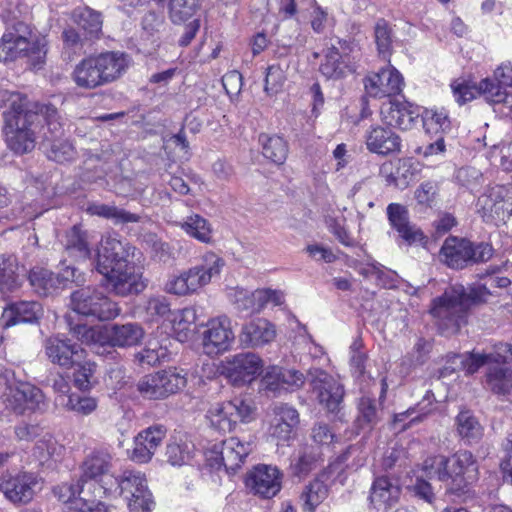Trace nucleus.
Instances as JSON below:
<instances>
[{
    "label": "nucleus",
    "instance_id": "obj_39",
    "mask_svg": "<svg viewBox=\"0 0 512 512\" xmlns=\"http://www.w3.org/2000/svg\"><path fill=\"white\" fill-rule=\"evenodd\" d=\"M86 212L92 216L112 219L116 224L138 223L141 220L140 215L120 209L114 205L91 203L88 205Z\"/></svg>",
    "mask_w": 512,
    "mask_h": 512
},
{
    "label": "nucleus",
    "instance_id": "obj_64",
    "mask_svg": "<svg viewBox=\"0 0 512 512\" xmlns=\"http://www.w3.org/2000/svg\"><path fill=\"white\" fill-rule=\"evenodd\" d=\"M47 157L57 163L71 161L75 156V149L67 140L54 139L46 150Z\"/></svg>",
    "mask_w": 512,
    "mask_h": 512
},
{
    "label": "nucleus",
    "instance_id": "obj_24",
    "mask_svg": "<svg viewBox=\"0 0 512 512\" xmlns=\"http://www.w3.org/2000/svg\"><path fill=\"white\" fill-rule=\"evenodd\" d=\"M7 403L17 415L42 411L46 407L43 392L30 383H18L12 393L7 395Z\"/></svg>",
    "mask_w": 512,
    "mask_h": 512
},
{
    "label": "nucleus",
    "instance_id": "obj_49",
    "mask_svg": "<svg viewBox=\"0 0 512 512\" xmlns=\"http://www.w3.org/2000/svg\"><path fill=\"white\" fill-rule=\"evenodd\" d=\"M433 342L423 337L418 338L412 350L402 359L401 365L407 370L422 366L429 359Z\"/></svg>",
    "mask_w": 512,
    "mask_h": 512
},
{
    "label": "nucleus",
    "instance_id": "obj_21",
    "mask_svg": "<svg viewBox=\"0 0 512 512\" xmlns=\"http://www.w3.org/2000/svg\"><path fill=\"white\" fill-rule=\"evenodd\" d=\"M493 362H512V344L499 342L489 352L472 351L452 357V363H459L467 375L476 373L482 366L489 367Z\"/></svg>",
    "mask_w": 512,
    "mask_h": 512
},
{
    "label": "nucleus",
    "instance_id": "obj_23",
    "mask_svg": "<svg viewBox=\"0 0 512 512\" xmlns=\"http://www.w3.org/2000/svg\"><path fill=\"white\" fill-rule=\"evenodd\" d=\"M282 473L271 465L259 464L247 473L246 486L262 498H272L281 489Z\"/></svg>",
    "mask_w": 512,
    "mask_h": 512
},
{
    "label": "nucleus",
    "instance_id": "obj_33",
    "mask_svg": "<svg viewBox=\"0 0 512 512\" xmlns=\"http://www.w3.org/2000/svg\"><path fill=\"white\" fill-rule=\"evenodd\" d=\"M63 246L68 255L76 260H87L91 256L88 233L81 224H75L65 231Z\"/></svg>",
    "mask_w": 512,
    "mask_h": 512
},
{
    "label": "nucleus",
    "instance_id": "obj_15",
    "mask_svg": "<svg viewBox=\"0 0 512 512\" xmlns=\"http://www.w3.org/2000/svg\"><path fill=\"white\" fill-rule=\"evenodd\" d=\"M340 48L331 45L322 51L318 71L327 80H342L357 71V62L351 55V44L339 40Z\"/></svg>",
    "mask_w": 512,
    "mask_h": 512
},
{
    "label": "nucleus",
    "instance_id": "obj_45",
    "mask_svg": "<svg viewBox=\"0 0 512 512\" xmlns=\"http://www.w3.org/2000/svg\"><path fill=\"white\" fill-rule=\"evenodd\" d=\"M180 227L187 235L202 243L212 242L211 224L199 214L187 216Z\"/></svg>",
    "mask_w": 512,
    "mask_h": 512
},
{
    "label": "nucleus",
    "instance_id": "obj_13",
    "mask_svg": "<svg viewBox=\"0 0 512 512\" xmlns=\"http://www.w3.org/2000/svg\"><path fill=\"white\" fill-rule=\"evenodd\" d=\"M70 306L77 314L95 317L97 320H114L121 312L118 303L90 288L74 291Z\"/></svg>",
    "mask_w": 512,
    "mask_h": 512
},
{
    "label": "nucleus",
    "instance_id": "obj_32",
    "mask_svg": "<svg viewBox=\"0 0 512 512\" xmlns=\"http://www.w3.org/2000/svg\"><path fill=\"white\" fill-rule=\"evenodd\" d=\"M46 354L52 363L58 364L65 368L74 366V357L82 352V349L76 344H71L69 340L51 337L47 339Z\"/></svg>",
    "mask_w": 512,
    "mask_h": 512
},
{
    "label": "nucleus",
    "instance_id": "obj_58",
    "mask_svg": "<svg viewBox=\"0 0 512 512\" xmlns=\"http://www.w3.org/2000/svg\"><path fill=\"white\" fill-rule=\"evenodd\" d=\"M60 406L68 411L88 415L97 408V400L93 397H81L76 394H70L67 398H61Z\"/></svg>",
    "mask_w": 512,
    "mask_h": 512
},
{
    "label": "nucleus",
    "instance_id": "obj_11",
    "mask_svg": "<svg viewBox=\"0 0 512 512\" xmlns=\"http://www.w3.org/2000/svg\"><path fill=\"white\" fill-rule=\"evenodd\" d=\"M479 479L477 460L470 451L461 450L449 457L446 493L456 497L467 494Z\"/></svg>",
    "mask_w": 512,
    "mask_h": 512
},
{
    "label": "nucleus",
    "instance_id": "obj_34",
    "mask_svg": "<svg viewBox=\"0 0 512 512\" xmlns=\"http://www.w3.org/2000/svg\"><path fill=\"white\" fill-rule=\"evenodd\" d=\"M112 457L105 451H93L89 456L86 457L82 464V474L79 478H83L86 481L92 482L101 478V487L104 486L106 477L111 476L108 474L111 468Z\"/></svg>",
    "mask_w": 512,
    "mask_h": 512
},
{
    "label": "nucleus",
    "instance_id": "obj_57",
    "mask_svg": "<svg viewBox=\"0 0 512 512\" xmlns=\"http://www.w3.org/2000/svg\"><path fill=\"white\" fill-rule=\"evenodd\" d=\"M416 168L411 159H398L395 163V170L387 175L389 183L395 185H408L416 175Z\"/></svg>",
    "mask_w": 512,
    "mask_h": 512
},
{
    "label": "nucleus",
    "instance_id": "obj_38",
    "mask_svg": "<svg viewBox=\"0 0 512 512\" xmlns=\"http://www.w3.org/2000/svg\"><path fill=\"white\" fill-rule=\"evenodd\" d=\"M259 143L262 147L263 156L271 162L281 165L287 159L289 148L287 141L283 137L261 133L259 135Z\"/></svg>",
    "mask_w": 512,
    "mask_h": 512
},
{
    "label": "nucleus",
    "instance_id": "obj_59",
    "mask_svg": "<svg viewBox=\"0 0 512 512\" xmlns=\"http://www.w3.org/2000/svg\"><path fill=\"white\" fill-rule=\"evenodd\" d=\"M286 75L279 64L269 65L266 69L264 91L269 96H274L283 90Z\"/></svg>",
    "mask_w": 512,
    "mask_h": 512
},
{
    "label": "nucleus",
    "instance_id": "obj_28",
    "mask_svg": "<svg viewBox=\"0 0 512 512\" xmlns=\"http://www.w3.org/2000/svg\"><path fill=\"white\" fill-rule=\"evenodd\" d=\"M508 362H493L486 367L483 386L494 395L512 401V369Z\"/></svg>",
    "mask_w": 512,
    "mask_h": 512
},
{
    "label": "nucleus",
    "instance_id": "obj_19",
    "mask_svg": "<svg viewBox=\"0 0 512 512\" xmlns=\"http://www.w3.org/2000/svg\"><path fill=\"white\" fill-rule=\"evenodd\" d=\"M313 390L321 406L330 413L340 411L345 395L343 385L327 372L314 369L310 371Z\"/></svg>",
    "mask_w": 512,
    "mask_h": 512
},
{
    "label": "nucleus",
    "instance_id": "obj_17",
    "mask_svg": "<svg viewBox=\"0 0 512 512\" xmlns=\"http://www.w3.org/2000/svg\"><path fill=\"white\" fill-rule=\"evenodd\" d=\"M263 360L254 352H241L222 362L221 374L237 387L251 383L263 370Z\"/></svg>",
    "mask_w": 512,
    "mask_h": 512
},
{
    "label": "nucleus",
    "instance_id": "obj_6",
    "mask_svg": "<svg viewBox=\"0 0 512 512\" xmlns=\"http://www.w3.org/2000/svg\"><path fill=\"white\" fill-rule=\"evenodd\" d=\"M491 295L485 285L471 287L469 291L461 285H452L432 299L429 313L433 318L463 320L470 310L487 302Z\"/></svg>",
    "mask_w": 512,
    "mask_h": 512
},
{
    "label": "nucleus",
    "instance_id": "obj_60",
    "mask_svg": "<svg viewBox=\"0 0 512 512\" xmlns=\"http://www.w3.org/2000/svg\"><path fill=\"white\" fill-rule=\"evenodd\" d=\"M363 342L361 338H356L350 345V370L356 378L363 377L366 373V362L368 356L362 351Z\"/></svg>",
    "mask_w": 512,
    "mask_h": 512
},
{
    "label": "nucleus",
    "instance_id": "obj_52",
    "mask_svg": "<svg viewBox=\"0 0 512 512\" xmlns=\"http://www.w3.org/2000/svg\"><path fill=\"white\" fill-rule=\"evenodd\" d=\"M200 8V0H168V13L173 23L190 19Z\"/></svg>",
    "mask_w": 512,
    "mask_h": 512
},
{
    "label": "nucleus",
    "instance_id": "obj_56",
    "mask_svg": "<svg viewBox=\"0 0 512 512\" xmlns=\"http://www.w3.org/2000/svg\"><path fill=\"white\" fill-rule=\"evenodd\" d=\"M161 381L165 397L177 393L187 384L186 374L176 368H170L157 372Z\"/></svg>",
    "mask_w": 512,
    "mask_h": 512
},
{
    "label": "nucleus",
    "instance_id": "obj_18",
    "mask_svg": "<svg viewBox=\"0 0 512 512\" xmlns=\"http://www.w3.org/2000/svg\"><path fill=\"white\" fill-rule=\"evenodd\" d=\"M379 116L383 125L409 131L418 124L421 107L404 96L402 100L396 97L381 104Z\"/></svg>",
    "mask_w": 512,
    "mask_h": 512
},
{
    "label": "nucleus",
    "instance_id": "obj_36",
    "mask_svg": "<svg viewBox=\"0 0 512 512\" xmlns=\"http://www.w3.org/2000/svg\"><path fill=\"white\" fill-rule=\"evenodd\" d=\"M73 19L86 39L92 41L100 38L103 25L101 13L89 7L79 8L74 10Z\"/></svg>",
    "mask_w": 512,
    "mask_h": 512
},
{
    "label": "nucleus",
    "instance_id": "obj_1",
    "mask_svg": "<svg viewBox=\"0 0 512 512\" xmlns=\"http://www.w3.org/2000/svg\"><path fill=\"white\" fill-rule=\"evenodd\" d=\"M136 247L117 233L102 237L97 253V271L119 295L139 293L146 287L142 273L129 260L134 258Z\"/></svg>",
    "mask_w": 512,
    "mask_h": 512
},
{
    "label": "nucleus",
    "instance_id": "obj_5",
    "mask_svg": "<svg viewBox=\"0 0 512 512\" xmlns=\"http://www.w3.org/2000/svg\"><path fill=\"white\" fill-rule=\"evenodd\" d=\"M70 332L87 345H111L131 347L139 344L144 337V329L137 322L91 325L88 322H69Z\"/></svg>",
    "mask_w": 512,
    "mask_h": 512
},
{
    "label": "nucleus",
    "instance_id": "obj_35",
    "mask_svg": "<svg viewBox=\"0 0 512 512\" xmlns=\"http://www.w3.org/2000/svg\"><path fill=\"white\" fill-rule=\"evenodd\" d=\"M491 214L504 220L512 216V185L497 184L489 189L487 196Z\"/></svg>",
    "mask_w": 512,
    "mask_h": 512
},
{
    "label": "nucleus",
    "instance_id": "obj_43",
    "mask_svg": "<svg viewBox=\"0 0 512 512\" xmlns=\"http://www.w3.org/2000/svg\"><path fill=\"white\" fill-rule=\"evenodd\" d=\"M393 35L390 23L384 18H379L374 26V40L378 56L387 62L393 53Z\"/></svg>",
    "mask_w": 512,
    "mask_h": 512
},
{
    "label": "nucleus",
    "instance_id": "obj_12",
    "mask_svg": "<svg viewBox=\"0 0 512 512\" xmlns=\"http://www.w3.org/2000/svg\"><path fill=\"white\" fill-rule=\"evenodd\" d=\"M95 486L94 482L78 478L54 487L53 493L64 504L63 512H108L105 503L85 497V487Z\"/></svg>",
    "mask_w": 512,
    "mask_h": 512
},
{
    "label": "nucleus",
    "instance_id": "obj_50",
    "mask_svg": "<svg viewBox=\"0 0 512 512\" xmlns=\"http://www.w3.org/2000/svg\"><path fill=\"white\" fill-rule=\"evenodd\" d=\"M329 488L320 479H314L304 489L301 499L304 503V509L314 512L315 508L320 505L328 496Z\"/></svg>",
    "mask_w": 512,
    "mask_h": 512
},
{
    "label": "nucleus",
    "instance_id": "obj_16",
    "mask_svg": "<svg viewBox=\"0 0 512 512\" xmlns=\"http://www.w3.org/2000/svg\"><path fill=\"white\" fill-rule=\"evenodd\" d=\"M253 447L252 440H240L238 437L232 436L220 444H215L209 451L207 460L211 467L223 466L227 472L234 473L241 468Z\"/></svg>",
    "mask_w": 512,
    "mask_h": 512
},
{
    "label": "nucleus",
    "instance_id": "obj_48",
    "mask_svg": "<svg viewBox=\"0 0 512 512\" xmlns=\"http://www.w3.org/2000/svg\"><path fill=\"white\" fill-rule=\"evenodd\" d=\"M16 259L10 255H0V292H12L20 286Z\"/></svg>",
    "mask_w": 512,
    "mask_h": 512
},
{
    "label": "nucleus",
    "instance_id": "obj_2",
    "mask_svg": "<svg viewBox=\"0 0 512 512\" xmlns=\"http://www.w3.org/2000/svg\"><path fill=\"white\" fill-rule=\"evenodd\" d=\"M5 103L3 133L8 148L19 155L31 152L36 145L33 126L38 121V113L31 109L27 96L18 92L10 93Z\"/></svg>",
    "mask_w": 512,
    "mask_h": 512
},
{
    "label": "nucleus",
    "instance_id": "obj_54",
    "mask_svg": "<svg viewBox=\"0 0 512 512\" xmlns=\"http://www.w3.org/2000/svg\"><path fill=\"white\" fill-rule=\"evenodd\" d=\"M432 398L433 395L430 394V392H427L423 399V402L427 401V405L422 406V403H419L415 407H411L404 412L395 414L393 424L397 425L398 423L404 422L407 418H410L409 423L401 427V430H405L411 427L413 424L421 422L424 419V417L431 411V408L427 407L432 406Z\"/></svg>",
    "mask_w": 512,
    "mask_h": 512
},
{
    "label": "nucleus",
    "instance_id": "obj_31",
    "mask_svg": "<svg viewBox=\"0 0 512 512\" xmlns=\"http://www.w3.org/2000/svg\"><path fill=\"white\" fill-rule=\"evenodd\" d=\"M275 337L276 328L272 322H245L240 342L246 347H259L273 341Z\"/></svg>",
    "mask_w": 512,
    "mask_h": 512
},
{
    "label": "nucleus",
    "instance_id": "obj_7",
    "mask_svg": "<svg viewBox=\"0 0 512 512\" xmlns=\"http://www.w3.org/2000/svg\"><path fill=\"white\" fill-rule=\"evenodd\" d=\"M106 495L122 496L130 512H151L155 506L144 473L125 470L118 477H106L103 486Z\"/></svg>",
    "mask_w": 512,
    "mask_h": 512
},
{
    "label": "nucleus",
    "instance_id": "obj_22",
    "mask_svg": "<svg viewBox=\"0 0 512 512\" xmlns=\"http://www.w3.org/2000/svg\"><path fill=\"white\" fill-rule=\"evenodd\" d=\"M389 225L398 236L408 245L420 244L425 246L428 237L421 228L410 222L409 210L400 203H390L386 209Z\"/></svg>",
    "mask_w": 512,
    "mask_h": 512
},
{
    "label": "nucleus",
    "instance_id": "obj_9",
    "mask_svg": "<svg viewBox=\"0 0 512 512\" xmlns=\"http://www.w3.org/2000/svg\"><path fill=\"white\" fill-rule=\"evenodd\" d=\"M494 254L490 243H475L466 237L449 235L439 250V259L448 268L463 270L488 262Z\"/></svg>",
    "mask_w": 512,
    "mask_h": 512
},
{
    "label": "nucleus",
    "instance_id": "obj_3",
    "mask_svg": "<svg viewBox=\"0 0 512 512\" xmlns=\"http://www.w3.org/2000/svg\"><path fill=\"white\" fill-rule=\"evenodd\" d=\"M129 66L128 55L120 51H105L83 58L74 67L71 77L77 87L93 90L121 78Z\"/></svg>",
    "mask_w": 512,
    "mask_h": 512
},
{
    "label": "nucleus",
    "instance_id": "obj_55",
    "mask_svg": "<svg viewBox=\"0 0 512 512\" xmlns=\"http://www.w3.org/2000/svg\"><path fill=\"white\" fill-rule=\"evenodd\" d=\"M484 96L485 100L492 104L504 103L508 93L506 86L495 79L484 78L479 82V96Z\"/></svg>",
    "mask_w": 512,
    "mask_h": 512
},
{
    "label": "nucleus",
    "instance_id": "obj_10",
    "mask_svg": "<svg viewBox=\"0 0 512 512\" xmlns=\"http://www.w3.org/2000/svg\"><path fill=\"white\" fill-rule=\"evenodd\" d=\"M254 416L255 408L251 402L240 397L215 403L206 414L210 426L223 433L232 432L239 423L251 422Z\"/></svg>",
    "mask_w": 512,
    "mask_h": 512
},
{
    "label": "nucleus",
    "instance_id": "obj_42",
    "mask_svg": "<svg viewBox=\"0 0 512 512\" xmlns=\"http://www.w3.org/2000/svg\"><path fill=\"white\" fill-rule=\"evenodd\" d=\"M194 445L183 437L173 438L166 446L167 462L172 466L189 464L193 458Z\"/></svg>",
    "mask_w": 512,
    "mask_h": 512
},
{
    "label": "nucleus",
    "instance_id": "obj_40",
    "mask_svg": "<svg viewBox=\"0 0 512 512\" xmlns=\"http://www.w3.org/2000/svg\"><path fill=\"white\" fill-rule=\"evenodd\" d=\"M423 128L427 134L442 136L451 127L449 113L445 108H430L421 112Z\"/></svg>",
    "mask_w": 512,
    "mask_h": 512
},
{
    "label": "nucleus",
    "instance_id": "obj_47",
    "mask_svg": "<svg viewBox=\"0 0 512 512\" xmlns=\"http://www.w3.org/2000/svg\"><path fill=\"white\" fill-rule=\"evenodd\" d=\"M28 280L36 293L47 296L57 291L55 273L43 267H33L28 273Z\"/></svg>",
    "mask_w": 512,
    "mask_h": 512
},
{
    "label": "nucleus",
    "instance_id": "obj_61",
    "mask_svg": "<svg viewBox=\"0 0 512 512\" xmlns=\"http://www.w3.org/2000/svg\"><path fill=\"white\" fill-rule=\"evenodd\" d=\"M449 457L444 455H433L427 457L423 462V470L430 478L435 477L445 483L448 475Z\"/></svg>",
    "mask_w": 512,
    "mask_h": 512
},
{
    "label": "nucleus",
    "instance_id": "obj_46",
    "mask_svg": "<svg viewBox=\"0 0 512 512\" xmlns=\"http://www.w3.org/2000/svg\"><path fill=\"white\" fill-rule=\"evenodd\" d=\"M458 435L468 444L477 442L483 435V428L470 411H461L456 417Z\"/></svg>",
    "mask_w": 512,
    "mask_h": 512
},
{
    "label": "nucleus",
    "instance_id": "obj_27",
    "mask_svg": "<svg viewBox=\"0 0 512 512\" xmlns=\"http://www.w3.org/2000/svg\"><path fill=\"white\" fill-rule=\"evenodd\" d=\"M36 477L31 473L4 476L0 481V491L13 503H28L34 495Z\"/></svg>",
    "mask_w": 512,
    "mask_h": 512
},
{
    "label": "nucleus",
    "instance_id": "obj_4",
    "mask_svg": "<svg viewBox=\"0 0 512 512\" xmlns=\"http://www.w3.org/2000/svg\"><path fill=\"white\" fill-rule=\"evenodd\" d=\"M47 36L24 21L7 27L0 38V61L14 62L28 59L33 66L43 64L48 53Z\"/></svg>",
    "mask_w": 512,
    "mask_h": 512
},
{
    "label": "nucleus",
    "instance_id": "obj_29",
    "mask_svg": "<svg viewBox=\"0 0 512 512\" xmlns=\"http://www.w3.org/2000/svg\"><path fill=\"white\" fill-rule=\"evenodd\" d=\"M230 322H208L202 324L203 346L208 354L227 350L234 339Z\"/></svg>",
    "mask_w": 512,
    "mask_h": 512
},
{
    "label": "nucleus",
    "instance_id": "obj_25",
    "mask_svg": "<svg viewBox=\"0 0 512 512\" xmlns=\"http://www.w3.org/2000/svg\"><path fill=\"white\" fill-rule=\"evenodd\" d=\"M167 430L162 425L150 426L137 434L129 457L136 463H148L166 437Z\"/></svg>",
    "mask_w": 512,
    "mask_h": 512
},
{
    "label": "nucleus",
    "instance_id": "obj_62",
    "mask_svg": "<svg viewBox=\"0 0 512 512\" xmlns=\"http://www.w3.org/2000/svg\"><path fill=\"white\" fill-rule=\"evenodd\" d=\"M75 371L73 373L74 385L80 390H88L94 383V374L96 365L90 361L77 363L75 361Z\"/></svg>",
    "mask_w": 512,
    "mask_h": 512
},
{
    "label": "nucleus",
    "instance_id": "obj_14",
    "mask_svg": "<svg viewBox=\"0 0 512 512\" xmlns=\"http://www.w3.org/2000/svg\"><path fill=\"white\" fill-rule=\"evenodd\" d=\"M364 92L373 99H394L403 94L405 80L402 73L391 64L378 71H370L363 78Z\"/></svg>",
    "mask_w": 512,
    "mask_h": 512
},
{
    "label": "nucleus",
    "instance_id": "obj_53",
    "mask_svg": "<svg viewBox=\"0 0 512 512\" xmlns=\"http://www.w3.org/2000/svg\"><path fill=\"white\" fill-rule=\"evenodd\" d=\"M63 52L69 56H79L85 51L86 41H90L85 38V35L81 36L79 31L72 27H65L61 33Z\"/></svg>",
    "mask_w": 512,
    "mask_h": 512
},
{
    "label": "nucleus",
    "instance_id": "obj_51",
    "mask_svg": "<svg viewBox=\"0 0 512 512\" xmlns=\"http://www.w3.org/2000/svg\"><path fill=\"white\" fill-rule=\"evenodd\" d=\"M450 88L456 103L460 106L473 101L479 96V84L464 77L453 79Z\"/></svg>",
    "mask_w": 512,
    "mask_h": 512
},
{
    "label": "nucleus",
    "instance_id": "obj_8",
    "mask_svg": "<svg viewBox=\"0 0 512 512\" xmlns=\"http://www.w3.org/2000/svg\"><path fill=\"white\" fill-rule=\"evenodd\" d=\"M224 265L223 258L212 251L206 252L199 264L178 275H172L165 283L164 290L177 296L194 294L218 276Z\"/></svg>",
    "mask_w": 512,
    "mask_h": 512
},
{
    "label": "nucleus",
    "instance_id": "obj_37",
    "mask_svg": "<svg viewBox=\"0 0 512 512\" xmlns=\"http://www.w3.org/2000/svg\"><path fill=\"white\" fill-rule=\"evenodd\" d=\"M43 307L37 301H15L8 304L1 315V320H40Z\"/></svg>",
    "mask_w": 512,
    "mask_h": 512
},
{
    "label": "nucleus",
    "instance_id": "obj_44",
    "mask_svg": "<svg viewBox=\"0 0 512 512\" xmlns=\"http://www.w3.org/2000/svg\"><path fill=\"white\" fill-rule=\"evenodd\" d=\"M376 399L362 396L358 401L357 426L361 429H372L381 420V409Z\"/></svg>",
    "mask_w": 512,
    "mask_h": 512
},
{
    "label": "nucleus",
    "instance_id": "obj_41",
    "mask_svg": "<svg viewBox=\"0 0 512 512\" xmlns=\"http://www.w3.org/2000/svg\"><path fill=\"white\" fill-rule=\"evenodd\" d=\"M63 447L47 432L39 438L33 449V456L39 464L51 467L60 457Z\"/></svg>",
    "mask_w": 512,
    "mask_h": 512
},
{
    "label": "nucleus",
    "instance_id": "obj_30",
    "mask_svg": "<svg viewBox=\"0 0 512 512\" xmlns=\"http://www.w3.org/2000/svg\"><path fill=\"white\" fill-rule=\"evenodd\" d=\"M285 303V294L282 290L272 288L256 289L250 294H245L237 299V307L248 311L250 314L260 313L268 304L281 306Z\"/></svg>",
    "mask_w": 512,
    "mask_h": 512
},
{
    "label": "nucleus",
    "instance_id": "obj_20",
    "mask_svg": "<svg viewBox=\"0 0 512 512\" xmlns=\"http://www.w3.org/2000/svg\"><path fill=\"white\" fill-rule=\"evenodd\" d=\"M366 149L378 156L397 155L402 151V138L392 127L372 124L364 134Z\"/></svg>",
    "mask_w": 512,
    "mask_h": 512
},
{
    "label": "nucleus",
    "instance_id": "obj_26",
    "mask_svg": "<svg viewBox=\"0 0 512 512\" xmlns=\"http://www.w3.org/2000/svg\"><path fill=\"white\" fill-rule=\"evenodd\" d=\"M400 495L401 488L396 479L380 476L373 481L369 500L376 511L390 512L398 504Z\"/></svg>",
    "mask_w": 512,
    "mask_h": 512
},
{
    "label": "nucleus",
    "instance_id": "obj_63",
    "mask_svg": "<svg viewBox=\"0 0 512 512\" xmlns=\"http://www.w3.org/2000/svg\"><path fill=\"white\" fill-rule=\"evenodd\" d=\"M33 111L38 113V118L42 116L48 129L53 136L57 137L62 134V123L57 108L52 104H35Z\"/></svg>",
    "mask_w": 512,
    "mask_h": 512
}]
</instances>
